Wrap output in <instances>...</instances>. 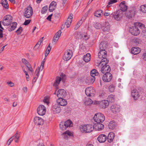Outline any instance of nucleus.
<instances>
[{"label":"nucleus","instance_id":"obj_21","mask_svg":"<svg viewBox=\"0 0 146 146\" xmlns=\"http://www.w3.org/2000/svg\"><path fill=\"white\" fill-rule=\"evenodd\" d=\"M107 139V136L103 134L100 135L98 137V140L100 143H102L105 142Z\"/></svg>","mask_w":146,"mask_h":146},{"label":"nucleus","instance_id":"obj_61","mask_svg":"<svg viewBox=\"0 0 146 146\" xmlns=\"http://www.w3.org/2000/svg\"><path fill=\"white\" fill-rule=\"evenodd\" d=\"M142 34L145 38H146V29L143 30Z\"/></svg>","mask_w":146,"mask_h":146},{"label":"nucleus","instance_id":"obj_64","mask_svg":"<svg viewBox=\"0 0 146 146\" xmlns=\"http://www.w3.org/2000/svg\"><path fill=\"white\" fill-rule=\"evenodd\" d=\"M110 13L108 12H105L104 13V15L105 16H108L110 15Z\"/></svg>","mask_w":146,"mask_h":146},{"label":"nucleus","instance_id":"obj_49","mask_svg":"<svg viewBox=\"0 0 146 146\" xmlns=\"http://www.w3.org/2000/svg\"><path fill=\"white\" fill-rule=\"evenodd\" d=\"M48 8V7L47 6H45L43 7L42 8L41 11L42 13L43 14L45 13L47 10Z\"/></svg>","mask_w":146,"mask_h":146},{"label":"nucleus","instance_id":"obj_47","mask_svg":"<svg viewBox=\"0 0 146 146\" xmlns=\"http://www.w3.org/2000/svg\"><path fill=\"white\" fill-rule=\"evenodd\" d=\"M117 0H110L109 2L108 3V5L107 6V7H110V5L115 3L117 2Z\"/></svg>","mask_w":146,"mask_h":146},{"label":"nucleus","instance_id":"obj_44","mask_svg":"<svg viewBox=\"0 0 146 146\" xmlns=\"http://www.w3.org/2000/svg\"><path fill=\"white\" fill-rule=\"evenodd\" d=\"M19 134L18 131H17L15 135L11 138V140H13L15 138L19 139Z\"/></svg>","mask_w":146,"mask_h":146},{"label":"nucleus","instance_id":"obj_50","mask_svg":"<svg viewBox=\"0 0 146 146\" xmlns=\"http://www.w3.org/2000/svg\"><path fill=\"white\" fill-rule=\"evenodd\" d=\"M133 42L136 44H137L140 42V40L138 38H134L133 40Z\"/></svg>","mask_w":146,"mask_h":146},{"label":"nucleus","instance_id":"obj_39","mask_svg":"<svg viewBox=\"0 0 146 146\" xmlns=\"http://www.w3.org/2000/svg\"><path fill=\"white\" fill-rule=\"evenodd\" d=\"M17 25V23L16 22L13 23L12 25L8 29V30L9 31H11L14 30L16 28Z\"/></svg>","mask_w":146,"mask_h":146},{"label":"nucleus","instance_id":"obj_16","mask_svg":"<svg viewBox=\"0 0 146 146\" xmlns=\"http://www.w3.org/2000/svg\"><path fill=\"white\" fill-rule=\"evenodd\" d=\"M33 121L34 123L37 125H42L44 123V120L42 118L37 116L34 118Z\"/></svg>","mask_w":146,"mask_h":146},{"label":"nucleus","instance_id":"obj_31","mask_svg":"<svg viewBox=\"0 0 146 146\" xmlns=\"http://www.w3.org/2000/svg\"><path fill=\"white\" fill-rule=\"evenodd\" d=\"M108 46V44L106 42L103 41L101 42L99 45V48L100 50L104 49L105 50Z\"/></svg>","mask_w":146,"mask_h":146},{"label":"nucleus","instance_id":"obj_5","mask_svg":"<svg viewBox=\"0 0 146 146\" xmlns=\"http://www.w3.org/2000/svg\"><path fill=\"white\" fill-rule=\"evenodd\" d=\"M123 16V14L121 11L118 10L111 14L110 15V17L113 18L115 20L118 21L120 20Z\"/></svg>","mask_w":146,"mask_h":146},{"label":"nucleus","instance_id":"obj_59","mask_svg":"<svg viewBox=\"0 0 146 146\" xmlns=\"http://www.w3.org/2000/svg\"><path fill=\"white\" fill-rule=\"evenodd\" d=\"M7 84L9 85V86L13 87L14 86V84L13 82L11 81L8 82L7 83Z\"/></svg>","mask_w":146,"mask_h":146},{"label":"nucleus","instance_id":"obj_24","mask_svg":"<svg viewBox=\"0 0 146 146\" xmlns=\"http://www.w3.org/2000/svg\"><path fill=\"white\" fill-rule=\"evenodd\" d=\"M104 126L103 124L100 123H97L94 124V129L95 128L98 131L102 130L104 129Z\"/></svg>","mask_w":146,"mask_h":146},{"label":"nucleus","instance_id":"obj_22","mask_svg":"<svg viewBox=\"0 0 146 146\" xmlns=\"http://www.w3.org/2000/svg\"><path fill=\"white\" fill-rule=\"evenodd\" d=\"M119 106L116 104L111 106L110 108L111 111L114 113H116L119 111Z\"/></svg>","mask_w":146,"mask_h":146},{"label":"nucleus","instance_id":"obj_55","mask_svg":"<svg viewBox=\"0 0 146 146\" xmlns=\"http://www.w3.org/2000/svg\"><path fill=\"white\" fill-rule=\"evenodd\" d=\"M43 102L46 103L47 104H48L49 103V100L48 98L47 97H45L43 100Z\"/></svg>","mask_w":146,"mask_h":146},{"label":"nucleus","instance_id":"obj_63","mask_svg":"<svg viewBox=\"0 0 146 146\" xmlns=\"http://www.w3.org/2000/svg\"><path fill=\"white\" fill-rule=\"evenodd\" d=\"M41 44L40 43V42H38L36 44L35 46V48H38V47L40 46Z\"/></svg>","mask_w":146,"mask_h":146},{"label":"nucleus","instance_id":"obj_7","mask_svg":"<svg viewBox=\"0 0 146 146\" xmlns=\"http://www.w3.org/2000/svg\"><path fill=\"white\" fill-rule=\"evenodd\" d=\"M13 18L10 15H7L5 16L2 21V23L4 26H8L12 22Z\"/></svg>","mask_w":146,"mask_h":146},{"label":"nucleus","instance_id":"obj_58","mask_svg":"<svg viewBox=\"0 0 146 146\" xmlns=\"http://www.w3.org/2000/svg\"><path fill=\"white\" fill-rule=\"evenodd\" d=\"M95 77H93V76H91V77L90 78V82L92 83H93L95 80Z\"/></svg>","mask_w":146,"mask_h":146},{"label":"nucleus","instance_id":"obj_28","mask_svg":"<svg viewBox=\"0 0 146 146\" xmlns=\"http://www.w3.org/2000/svg\"><path fill=\"white\" fill-rule=\"evenodd\" d=\"M131 51L132 54L135 55L139 54L140 52L141 49L139 47H133L131 48Z\"/></svg>","mask_w":146,"mask_h":146},{"label":"nucleus","instance_id":"obj_23","mask_svg":"<svg viewBox=\"0 0 146 146\" xmlns=\"http://www.w3.org/2000/svg\"><path fill=\"white\" fill-rule=\"evenodd\" d=\"M119 6L120 7V9L119 10L121 11L122 13L126 11L127 9V7L126 5L125 1H123L120 3Z\"/></svg>","mask_w":146,"mask_h":146},{"label":"nucleus","instance_id":"obj_60","mask_svg":"<svg viewBox=\"0 0 146 146\" xmlns=\"http://www.w3.org/2000/svg\"><path fill=\"white\" fill-rule=\"evenodd\" d=\"M40 69L39 68H37L35 71V73L36 74V76H37V77L39 75V70Z\"/></svg>","mask_w":146,"mask_h":146},{"label":"nucleus","instance_id":"obj_18","mask_svg":"<svg viewBox=\"0 0 146 146\" xmlns=\"http://www.w3.org/2000/svg\"><path fill=\"white\" fill-rule=\"evenodd\" d=\"M66 94V91L63 89L59 90L57 93V96L59 98H62L61 97H65Z\"/></svg>","mask_w":146,"mask_h":146},{"label":"nucleus","instance_id":"obj_6","mask_svg":"<svg viewBox=\"0 0 146 146\" xmlns=\"http://www.w3.org/2000/svg\"><path fill=\"white\" fill-rule=\"evenodd\" d=\"M107 64H102L100 66V63L99 64V67L101 68V71L103 74H106L107 73H110L111 71L110 66L108 65H106Z\"/></svg>","mask_w":146,"mask_h":146},{"label":"nucleus","instance_id":"obj_27","mask_svg":"<svg viewBox=\"0 0 146 146\" xmlns=\"http://www.w3.org/2000/svg\"><path fill=\"white\" fill-rule=\"evenodd\" d=\"M135 11L133 9L131 10L129 12H127L125 13L126 16L129 19L135 16Z\"/></svg>","mask_w":146,"mask_h":146},{"label":"nucleus","instance_id":"obj_35","mask_svg":"<svg viewBox=\"0 0 146 146\" xmlns=\"http://www.w3.org/2000/svg\"><path fill=\"white\" fill-rule=\"evenodd\" d=\"M1 3L3 7L5 9H9V5L7 0H2Z\"/></svg>","mask_w":146,"mask_h":146},{"label":"nucleus","instance_id":"obj_3","mask_svg":"<svg viewBox=\"0 0 146 146\" xmlns=\"http://www.w3.org/2000/svg\"><path fill=\"white\" fill-rule=\"evenodd\" d=\"M94 119L97 123H101L103 122L105 120V117L103 114L99 113L95 114Z\"/></svg>","mask_w":146,"mask_h":146},{"label":"nucleus","instance_id":"obj_9","mask_svg":"<svg viewBox=\"0 0 146 146\" xmlns=\"http://www.w3.org/2000/svg\"><path fill=\"white\" fill-rule=\"evenodd\" d=\"M46 111V109L45 106L43 105H40L39 106L37 109V112L40 115H44Z\"/></svg>","mask_w":146,"mask_h":146},{"label":"nucleus","instance_id":"obj_29","mask_svg":"<svg viewBox=\"0 0 146 146\" xmlns=\"http://www.w3.org/2000/svg\"><path fill=\"white\" fill-rule=\"evenodd\" d=\"M131 95L135 100L137 99L140 96L138 92L136 90H133L132 92Z\"/></svg>","mask_w":146,"mask_h":146},{"label":"nucleus","instance_id":"obj_54","mask_svg":"<svg viewBox=\"0 0 146 146\" xmlns=\"http://www.w3.org/2000/svg\"><path fill=\"white\" fill-rule=\"evenodd\" d=\"M23 29L21 27H20L16 31L18 35H20Z\"/></svg>","mask_w":146,"mask_h":146},{"label":"nucleus","instance_id":"obj_57","mask_svg":"<svg viewBox=\"0 0 146 146\" xmlns=\"http://www.w3.org/2000/svg\"><path fill=\"white\" fill-rule=\"evenodd\" d=\"M31 21V20L29 19L26 20L23 24L25 25H28L30 23Z\"/></svg>","mask_w":146,"mask_h":146},{"label":"nucleus","instance_id":"obj_1","mask_svg":"<svg viewBox=\"0 0 146 146\" xmlns=\"http://www.w3.org/2000/svg\"><path fill=\"white\" fill-rule=\"evenodd\" d=\"M137 24V27H132L130 28L129 32L133 35L135 36H137L140 33V31L139 28L141 29H145V25L141 23H137L136 24Z\"/></svg>","mask_w":146,"mask_h":146},{"label":"nucleus","instance_id":"obj_34","mask_svg":"<svg viewBox=\"0 0 146 146\" xmlns=\"http://www.w3.org/2000/svg\"><path fill=\"white\" fill-rule=\"evenodd\" d=\"M114 137V134L112 132H111L109 133L108 137V141L109 142H111Z\"/></svg>","mask_w":146,"mask_h":146},{"label":"nucleus","instance_id":"obj_43","mask_svg":"<svg viewBox=\"0 0 146 146\" xmlns=\"http://www.w3.org/2000/svg\"><path fill=\"white\" fill-rule=\"evenodd\" d=\"M64 123L65 124L67 128L68 127L71 126V125L72 123V122L70 120H68Z\"/></svg>","mask_w":146,"mask_h":146},{"label":"nucleus","instance_id":"obj_56","mask_svg":"<svg viewBox=\"0 0 146 146\" xmlns=\"http://www.w3.org/2000/svg\"><path fill=\"white\" fill-rule=\"evenodd\" d=\"M74 4L76 5V7H78L80 5V0H76V1L74 2Z\"/></svg>","mask_w":146,"mask_h":146},{"label":"nucleus","instance_id":"obj_37","mask_svg":"<svg viewBox=\"0 0 146 146\" xmlns=\"http://www.w3.org/2000/svg\"><path fill=\"white\" fill-rule=\"evenodd\" d=\"M116 125V123L115 122L111 121L109 123L108 126L110 129H113L115 128Z\"/></svg>","mask_w":146,"mask_h":146},{"label":"nucleus","instance_id":"obj_15","mask_svg":"<svg viewBox=\"0 0 146 146\" xmlns=\"http://www.w3.org/2000/svg\"><path fill=\"white\" fill-rule=\"evenodd\" d=\"M52 110L54 114L60 113L61 110L60 106L57 103L54 104L52 107Z\"/></svg>","mask_w":146,"mask_h":146},{"label":"nucleus","instance_id":"obj_32","mask_svg":"<svg viewBox=\"0 0 146 146\" xmlns=\"http://www.w3.org/2000/svg\"><path fill=\"white\" fill-rule=\"evenodd\" d=\"M74 37L76 40L81 39L83 37V35L80 32H76L74 34Z\"/></svg>","mask_w":146,"mask_h":146},{"label":"nucleus","instance_id":"obj_12","mask_svg":"<svg viewBox=\"0 0 146 146\" xmlns=\"http://www.w3.org/2000/svg\"><path fill=\"white\" fill-rule=\"evenodd\" d=\"M94 129V126L91 125H84L82 127V130L86 133H90Z\"/></svg>","mask_w":146,"mask_h":146},{"label":"nucleus","instance_id":"obj_52","mask_svg":"<svg viewBox=\"0 0 146 146\" xmlns=\"http://www.w3.org/2000/svg\"><path fill=\"white\" fill-rule=\"evenodd\" d=\"M109 89L110 92H112L114 90L115 86L113 85H111L109 86Z\"/></svg>","mask_w":146,"mask_h":146},{"label":"nucleus","instance_id":"obj_4","mask_svg":"<svg viewBox=\"0 0 146 146\" xmlns=\"http://www.w3.org/2000/svg\"><path fill=\"white\" fill-rule=\"evenodd\" d=\"M24 16L27 18H30L33 14V11L31 6H29L24 9Z\"/></svg>","mask_w":146,"mask_h":146},{"label":"nucleus","instance_id":"obj_45","mask_svg":"<svg viewBox=\"0 0 146 146\" xmlns=\"http://www.w3.org/2000/svg\"><path fill=\"white\" fill-rule=\"evenodd\" d=\"M51 49V47H50V44L47 47L45 53V56L46 57L47 56L49 53Z\"/></svg>","mask_w":146,"mask_h":146},{"label":"nucleus","instance_id":"obj_26","mask_svg":"<svg viewBox=\"0 0 146 146\" xmlns=\"http://www.w3.org/2000/svg\"><path fill=\"white\" fill-rule=\"evenodd\" d=\"M102 28L104 32L108 31L110 30V26L109 23L106 22L102 24Z\"/></svg>","mask_w":146,"mask_h":146},{"label":"nucleus","instance_id":"obj_46","mask_svg":"<svg viewBox=\"0 0 146 146\" xmlns=\"http://www.w3.org/2000/svg\"><path fill=\"white\" fill-rule=\"evenodd\" d=\"M140 10L143 13H146V5H141Z\"/></svg>","mask_w":146,"mask_h":146},{"label":"nucleus","instance_id":"obj_36","mask_svg":"<svg viewBox=\"0 0 146 146\" xmlns=\"http://www.w3.org/2000/svg\"><path fill=\"white\" fill-rule=\"evenodd\" d=\"M91 55L90 53H88L84 55L83 60L86 62H89L90 60Z\"/></svg>","mask_w":146,"mask_h":146},{"label":"nucleus","instance_id":"obj_2","mask_svg":"<svg viewBox=\"0 0 146 146\" xmlns=\"http://www.w3.org/2000/svg\"><path fill=\"white\" fill-rule=\"evenodd\" d=\"M107 56V52L105 50H100L98 53V57L100 59H102L100 62V66L102 64H108V63L109 60L106 58Z\"/></svg>","mask_w":146,"mask_h":146},{"label":"nucleus","instance_id":"obj_33","mask_svg":"<svg viewBox=\"0 0 146 146\" xmlns=\"http://www.w3.org/2000/svg\"><path fill=\"white\" fill-rule=\"evenodd\" d=\"M72 135V133L68 131H66L62 134L63 138L66 139H67L68 136H70Z\"/></svg>","mask_w":146,"mask_h":146},{"label":"nucleus","instance_id":"obj_42","mask_svg":"<svg viewBox=\"0 0 146 146\" xmlns=\"http://www.w3.org/2000/svg\"><path fill=\"white\" fill-rule=\"evenodd\" d=\"M94 27L97 29H99L102 28V24L99 23H96L94 25Z\"/></svg>","mask_w":146,"mask_h":146},{"label":"nucleus","instance_id":"obj_40","mask_svg":"<svg viewBox=\"0 0 146 146\" xmlns=\"http://www.w3.org/2000/svg\"><path fill=\"white\" fill-rule=\"evenodd\" d=\"M101 13H103V11L101 10H99L96 12L94 13V15L97 17H101Z\"/></svg>","mask_w":146,"mask_h":146},{"label":"nucleus","instance_id":"obj_38","mask_svg":"<svg viewBox=\"0 0 146 146\" xmlns=\"http://www.w3.org/2000/svg\"><path fill=\"white\" fill-rule=\"evenodd\" d=\"M90 74L91 76L95 77V76H98L99 74V73L96 70L94 69L91 71Z\"/></svg>","mask_w":146,"mask_h":146},{"label":"nucleus","instance_id":"obj_62","mask_svg":"<svg viewBox=\"0 0 146 146\" xmlns=\"http://www.w3.org/2000/svg\"><path fill=\"white\" fill-rule=\"evenodd\" d=\"M44 63L45 61H42L40 67L39 68L40 69H41V70H42L43 68Z\"/></svg>","mask_w":146,"mask_h":146},{"label":"nucleus","instance_id":"obj_11","mask_svg":"<svg viewBox=\"0 0 146 146\" xmlns=\"http://www.w3.org/2000/svg\"><path fill=\"white\" fill-rule=\"evenodd\" d=\"M72 51L70 50H68L66 51L63 57L64 60L66 61L69 60L72 56Z\"/></svg>","mask_w":146,"mask_h":146},{"label":"nucleus","instance_id":"obj_25","mask_svg":"<svg viewBox=\"0 0 146 146\" xmlns=\"http://www.w3.org/2000/svg\"><path fill=\"white\" fill-rule=\"evenodd\" d=\"M57 3L55 1H52L50 4L49 7V11L51 12L53 11L56 9Z\"/></svg>","mask_w":146,"mask_h":146},{"label":"nucleus","instance_id":"obj_14","mask_svg":"<svg viewBox=\"0 0 146 146\" xmlns=\"http://www.w3.org/2000/svg\"><path fill=\"white\" fill-rule=\"evenodd\" d=\"M112 78V75L110 73H107L103 75L102 79L104 81L108 82H110Z\"/></svg>","mask_w":146,"mask_h":146},{"label":"nucleus","instance_id":"obj_13","mask_svg":"<svg viewBox=\"0 0 146 146\" xmlns=\"http://www.w3.org/2000/svg\"><path fill=\"white\" fill-rule=\"evenodd\" d=\"M98 105L101 108L105 109L107 108L109 104V102L107 100H104L101 101H98Z\"/></svg>","mask_w":146,"mask_h":146},{"label":"nucleus","instance_id":"obj_53","mask_svg":"<svg viewBox=\"0 0 146 146\" xmlns=\"http://www.w3.org/2000/svg\"><path fill=\"white\" fill-rule=\"evenodd\" d=\"M92 100L90 98H89L88 99L87 101H86L85 102V104H86L88 105L92 103Z\"/></svg>","mask_w":146,"mask_h":146},{"label":"nucleus","instance_id":"obj_19","mask_svg":"<svg viewBox=\"0 0 146 146\" xmlns=\"http://www.w3.org/2000/svg\"><path fill=\"white\" fill-rule=\"evenodd\" d=\"M73 15L70 14L68 17L67 21L64 24V27L66 26V28L69 27L71 25L72 21V19L73 18Z\"/></svg>","mask_w":146,"mask_h":146},{"label":"nucleus","instance_id":"obj_41","mask_svg":"<svg viewBox=\"0 0 146 146\" xmlns=\"http://www.w3.org/2000/svg\"><path fill=\"white\" fill-rule=\"evenodd\" d=\"M65 125L64 122H61L60 124V129L63 130L66 129L67 127Z\"/></svg>","mask_w":146,"mask_h":146},{"label":"nucleus","instance_id":"obj_51","mask_svg":"<svg viewBox=\"0 0 146 146\" xmlns=\"http://www.w3.org/2000/svg\"><path fill=\"white\" fill-rule=\"evenodd\" d=\"M22 62L25 64L26 66L27 67H29V66L30 64L29 63V62L28 61H27L26 59L25 58H23L22 59Z\"/></svg>","mask_w":146,"mask_h":146},{"label":"nucleus","instance_id":"obj_17","mask_svg":"<svg viewBox=\"0 0 146 146\" xmlns=\"http://www.w3.org/2000/svg\"><path fill=\"white\" fill-rule=\"evenodd\" d=\"M56 101L57 103L59 106H66L67 104V100L62 98H59L58 99H57Z\"/></svg>","mask_w":146,"mask_h":146},{"label":"nucleus","instance_id":"obj_48","mask_svg":"<svg viewBox=\"0 0 146 146\" xmlns=\"http://www.w3.org/2000/svg\"><path fill=\"white\" fill-rule=\"evenodd\" d=\"M108 99L110 102H113L114 101V97L113 95H111L108 96Z\"/></svg>","mask_w":146,"mask_h":146},{"label":"nucleus","instance_id":"obj_10","mask_svg":"<svg viewBox=\"0 0 146 146\" xmlns=\"http://www.w3.org/2000/svg\"><path fill=\"white\" fill-rule=\"evenodd\" d=\"M85 93L86 95L88 96H93L95 94V90L92 87L87 88L85 90Z\"/></svg>","mask_w":146,"mask_h":146},{"label":"nucleus","instance_id":"obj_8","mask_svg":"<svg viewBox=\"0 0 146 146\" xmlns=\"http://www.w3.org/2000/svg\"><path fill=\"white\" fill-rule=\"evenodd\" d=\"M62 78L60 77H57L56 78L55 81L53 84V86H55L56 88H57L59 84L60 81L61 80H62L63 82L65 80L66 77L65 75H63L62 74L60 75L61 77L62 76Z\"/></svg>","mask_w":146,"mask_h":146},{"label":"nucleus","instance_id":"obj_30","mask_svg":"<svg viewBox=\"0 0 146 146\" xmlns=\"http://www.w3.org/2000/svg\"><path fill=\"white\" fill-rule=\"evenodd\" d=\"M86 15L85 16H83L81 19L78 22L77 24L76 25L74 29L75 30H77L78 28L80 26L82 25V22L84 21L85 19H86Z\"/></svg>","mask_w":146,"mask_h":146},{"label":"nucleus","instance_id":"obj_20","mask_svg":"<svg viewBox=\"0 0 146 146\" xmlns=\"http://www.w3.org/2000/svg\"><path fill=\"white\" fill-rule=\"evenodd\" d=\"M61 33V31L59 30L55 34L52 41L53 43L54 42V43H55L57 42L60 36Z\"/></svg>","mask_w":146,"mask_h":146}]
</instances>
